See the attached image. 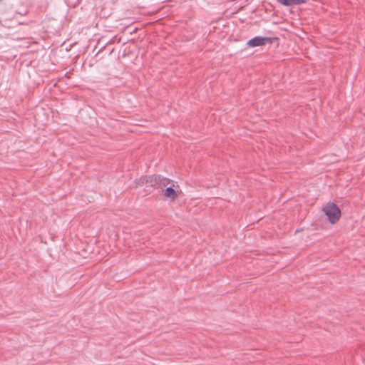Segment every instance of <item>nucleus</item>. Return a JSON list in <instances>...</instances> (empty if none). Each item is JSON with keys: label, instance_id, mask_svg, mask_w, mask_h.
<instances>
[{"label": "nucleus", "instance_id": "obj_3", "mask_svg": "<svg viewBox=\"0 0 365 365\" xmlns=\"http://www.w3.org/2000/svg\"><path fill=\"white\" fill-rule=\"evenodd\" d=\"M272 40L269 37L256 36L250 39L247 42V45L250 47H256L259 46H264L267 43H271Z\"/></svg>", "mask_w": 365, "mask_h": 365}, {"label": "nucleus", "instance_id": "obj_2", "mask_svg": "<svg viewBox=\"0 0 365 365\" xmlns=\"http://www.w3.org/2000/svg\"><path fill=\"white\" fill-rule=\"evenodd\" d=\"M161 182V176L160 175H149L142 177L138 180L135 181L136 185L141 186L143 185H148V186L153 187L154 188H159L160 184Z\"/></svg>", "mask_w": 365, "mask_h": 365}, {"label": "nucleus", "instance_id": "obj_4", "mask_svg": "<svg viewBox=\"0 0 365 365\" xmlns=\"http://www.w3.org/2000/svg\"><path fill=\"white\" fill-rule=\"evenodd\" d=\"M164 195L171 201L175 200L178 197L177 192L172 187H168L164 190Z\"/></svg>", "mask_w": 365, "mask_h": 365}, {"label": "nucleus", "instance_id": "obj_6", "mask_svg": "<svg viewBox=\"0 0 365 365\" xmlns=\"http://www.w3.org/2000/svg\"><path fill=\"white\" fill-rule=\"evenodd\" d=\"M172 183H173V181L171 180L161 176V182H160L159 188L168 187V185H170Z\"/></svg>", "mask_w": 365, "mask_h": 365}, {"label": "nucleus", "instance_id": "obj_5", "mask_svg": "<svg viewBox=\"0 0 365 365\" xmlns=\"http://www.w3.org/2000/svg\"><path fill=\"white\" fill-rule=\"evenodd\" d=\"M277 1L284 6H292L304 3L306 0H277Z\"/></svg>", "mask_w": 365, "mask_h": 365}, {"label": "nucleus", "instance_id": "obj_7", "mask_svg": "<svg viewBox=\"0 0 365 365\" xmlns=\"http://www.w3.org/2000/svg\"><path fill=\"white\" fill-rule=\"evenodd\" d=\"M2 0H0V1H1Z\"/></svg>", "mask_w": 365, "mask_h": 365}, {"label": "nucleus", "instance_id": "obj_1", "mask_svg": "<svg viewBox=\"0 0 365 365\" xmlns=\"http://www.w3.org/2000/svg\"><path fill=\"white\" fill-rule=\"evenodd\" d=\"M323 211L331 224H334L338 222L341 217V210L334 202H329L323 208Z\"/></svg>", "mask_w": 365, "mask_h": 365}]
</instances>
